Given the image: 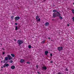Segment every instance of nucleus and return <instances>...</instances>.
<instances>
[{"label": "nucleus", "mask_w": 74, "mask_h": 74, "mask_svg": "<svg viewBox=\"0 0 74 74\" xmlns=\"http://www.w3.org/2000/svg\"><path fill=\"white\" fill-rule=\"evenodd\" d=\"M48 39H50V38H48Z\"/></svg>", "instance_id": "35"}, {"label": "nucleus", "mask_w": 74, "mask_h": 74, "mask_svg": "<svg viewBox=\"0 0 74 74\" xmlns=\"http://www.w3.org/2000/svg\"><path fill=\"white\" fill-rule=\"evenodd\" d=\"M15 30H18V27L17 26L15 27Z\"/></svg>", "instance_id": "15"}, {"label": "nucleus", "mask_w": 74, "mask_h": 74, "mask_svg": "<svg viewBox=\"0 0 74 74\" xmlns=\"http://www.w3.org/2000/svg\"><path fill=\"white\" fill-rule=\"evenodd\" d=\"M38 73V74H40V73H39L38 72H37Z\"/></svg>", "instance_id": "32"}, {"label": "nucleus", "mask_w": 74, "mask_h": 74, "mask_svg": "<svg viewBox=\"0 0 74 74\" xmlns=\"http://www.w3.org/2000/svg\"><path fill=\"white\" fill-rule=\"evenodd\" d=\"M36 68H37V69H38V65H37L36 66Z\"/></svg>", "instance_id": "23"}, {"label": "nucleus", "mask_w": 74, "mask_h": 74, "mask_svg": "<svg viewBox=\"0 0 74 74\" xmlns=\"http://www.w3.org/2000/svg\"><path fill=\"white\" fill-rule=\"evenodd\" d=\"M47 67L43 66L42 68V70H47Z\"/></svg>", "instance_id": "6"}, {"label": "nucleus", "mask_w": 74, "mask_h": 74, "mask_svg": "<svg viewBox=\"0 0 74 74\" xmlns=\"http://www.w3.org/2000/svg\"><path fill=\"white\" fill-rule=\"evenodd\" d=\"M15 25H18V23H15Z\"/></svg>", "instance_id": "29"}, {"label": "nucleus", "mask_w": 74, "mask_h": 74, "mask_svg": "<svg viewBox=\"0 0 74 74\" xmlns=\"http://www.w3.org/2000/svg\"><path fill=\"white\" fill-rule=\"evenodd\" d=\"M53 62H52V61H50L51 63H52Z\"/></svg>", "instance_id": "28"}, {"label": "nucleus", "mask_w": 74, "mask_h": 74, "mask_svg": "<svg viewBox=\"0 0 74 74\" xmlns=\"http://www.w3.org/2000/svg\"><path fill=\"white\" fill-rule=\"evenodd\" d=\"M1 68H2L3 69V67H2Z\"/></svg>", "instance_id": "37"}, {"label": "nucleus", "mask_w": 74, "mask_h": 74, "mask_svg": "<svg viewBox=\"0 0 74 74\" xmlns=\"http://www.w3.org/2000/svg\"><path fill=\"white\" fill-rule=\"evenodd\" d=\"M50 56H52V53L50 54Z\"/></svg>", "instance_id": "27"}, {"label": "nucleus", "mask_w": 74, "mask_h": 74, "mask_svg": "<svg viewBox=\"0 0 74 74\" xmlns=\"http://www.w3.org/2000/svg\"><path fill=\"white\" fill-rule=\"evenodd\" d=\"M10 63H12V60H10Z\"/></svg>", "instance_id": "25"}, {"label": "nucleus", "mask_w": 74, "mask_h": 74, "mask_svg": "<svg viewBox=\"0 0 74 74\" xmlns=\"http://www.w3.org/2000/svg\"><path fill=\"white\" fill-rule=\"evenodd\" d=\"M3 63H5V62H3Z\"/></svg>", "instance_id": "36"}, {"label": "nucleus", "mask_w": 74, "mask_h": 74, "mask_svg": "<svg viewBox=\"0 0 74 74\" xmlns=\"http://www.w3.org/2000/svg\"><path fill=\"white\" fill-rule=\"evenodd\" d=\"M52 21H54V19H52Z\"/></svg>", "instance_id": "34"}, {"label": "nucleus", "mask_w": 74, "mask_h": 74, "mask_svg": "<svg viewBox=\"0 0 74 74\" xmlns=\"http://www.w3.org/2000/svg\"><path fill=\"white\" fill-rule=\"evenodd\" d=\"M7 57H6L5 58V60H8V58L9 60H11L12 59V58L11 56L10 55H8Z\"/></svg>", "instance_id": "1"}, {"label": "nucleus", "mask_w": 74, "mask_h": 74, "mask_svg": "<svg viewBox=\"0 0 74 74\" xmlns=\"http://www.w3.org/2000/svg\"><path fill=\"white\" fill-rule=\"evenodd\" d=\"M56 16H57L56 13H53V18H55V17H56Z\"/></svg>", "instance_id": "5"}, {"label": "nucleus", "mask_w": 74, "mask_h": 74, "mask_svg": "<svg viewBox=\"0 0 74 74\" xmlns=\"http://www.w3.org/2000/svg\"><path fill=\"white\" fill-rule=\"evenodd\" d=\"M45 26H49V23L46 22L45 24Z\"/></svg>", "instance_id": "9"}, {"label": "nucleus", "mask_w": 74, "mask_h": 74, "mask_svg": "<svg viewBox=\"0 0 74 74\" xmlns=\"http://www.w3.org/2000/svg\"><path fill=\"white\" fill-rule=\"evenodd\" d=\"M1 45H2V44H1Z\"/></svg>", "instance_id": "40"}, {"label": "nucleus", "mask_w": 74, "mask_h": 74, "mask_svg": "<svg viewBox=\"0 0 74 74\" xmlns=\"http://www.w3.org/2000/svg\"><path fill=\"white\" fill-rule=\"evenodd\" d=\"M65 70L67 71H68V69L67 68H66L65 69Z\"/></svg>", "instance_id": "21"}, {"label": "nucleus", "mask_w": 74, "mask_h": 74, "mask_svg": "<svg viewBox=\"0 0 74 74\" xmlns=\"http://www.w3.org/2000/svg\"><path fill=\"white\" fill-rule=\"evenodd\" d=\"M11 56H12V57H15V55H14V54H11Z\"/></svg>", "instance_id": "14"}, {"label": "nucleus", "mask_w": 74, "mask_h": 74, "mask_svg": "<svg viewBox=\"0 0 74 74\" xmlns=\"http://www.w3.org/2000/svg\"><path fill=\"white\" fill-rule=\"evenodd\" d=\"M27 64H29V62H27Z\"/></svg>", "instance_id": "30"}, {"label": "nucleus", "mask_w": 74, "mask_h": 74, "mask_svg": "<svg viewBox=\"0 0 74 74\" xmlns=\"http://www.w3.org/2000/svg\"><path fill=\"white\" fill-rule=\"evenodd\" d=\"M72 19H73V22H74V17H73V18H72Z\"/></svg>", "instance_id": "24"}, {"label": "nucleus", "mask_w": 74, "mask_h": 74, "mask_svg": "<svg viewBox=\"0 0 74 74\" xmlns=\"http://www.w3.org/2000/svg\"><path fill=\"white\" fill-rule=\"evenodd\" d=\"M53 12H58V11H57L56 10H53Z\"/></svg>", "instance_id": "20"}, {"label": "nucleus", "mask_w": 74, "mask_h": 74, "mask_svg": "<svg viewBox=\"0 0 74 74\" xmlns=\"http://www.w3.org/2000/svg\"><path fill=\"white\" fill-rule=\"evenodd\" d=\"M67 26H69V24H68L67 25Z\"/></svg>", "instance_id": "33"}, {"label": "nucleus", "mask_w": 74, "mask_h": 74, "mask_svg": "<svg viewBox=\"0 0 74 74\" xmlns=\"http://www.w3.org/2000/svg\"><path fill=\"white\" fill-rule=\"evenodd\" d=\"M15 68V67L14 66H11V69H14Z\"/></svg>", "instance_id": "13"}, {"label": "nucleus", "mask_w": 74, "mask_h": 74, "mask_svg": "<svg viewBox=\"0 0 74 74\" xmlns=\"http://www.w3.org/2000/svg\"><path fill=\"white\" fill-rule=\"evenodd\" d=\"M59 17H60V19H62L63 18H62V17H61V16H59Z\"/></svg>", "instance_id": "18"}, {"label": "nucleus", "mask_w": 74, "mask_h": 74, "mask_svg": "<svg viewBox=\"0 0 74 74\" xmlns=\"http://www.w3.org/2000/svg\"><path fill=\"white\" fill-rule=\"evenodd\" d=\"M8 66H9V65L8 64H4V65L3 66V67H5V66L6 67H8Z\"/></svg>", "instance_id": "8"}, {"label": "nucleus", "mask_w": 74, "mask_h": 74, "mask_svg": "<svg viewBox=\"0 0 74 74\" xmlns=\"http://www.w3.org/2000/svg\"><path fill=\"white\" fill-rule=\"evenodd\" d=\"M73 4L74 5V3H73Z\"/></svg>", "instance_id": "38"}, {"label": "nucleus", "mask_w": 74, "mask_h": 74, "mask_svg": "<svg viewBox=\"0 0 74 74\" xmlns=\"http://www.w3.org/2000/svg\"><path fill=\"white\" fill-rule=\"evenodd\" d=\"M20 19V17H16L14 18V19L16 21H18V20H19Z\"/></svg>", "instance_id": "7"}, {"label": "nucleus", "mask_w": 74, "mask_h": 74, "mask_svg": "<svg viewBox=\"0 0 74 74\" xmlns=\"http://www.w3.org/2000/svg\"><path fill=\"white\" fill-rule=\"evenodd\" d=\"M21 63H23L24 62H25V60L23 59H21Z\"/></svg>", "instance_id": "11"}, {"label": "nucleus", "mask_w": 74, "mask_h": 74, "mask_svg": "<svg viewBox=\"0 0 74 74\" xmlns=\"http://www.w3.org/2000/svg\"><path fill=\"white\" fill-rule=\"evenodd\" d=\"M17 43L19 45H21V44L23 43V42L22 40H18Z\"/></svg>", "instance_id": "2"}, {"label": "nucleus", "mask_w": 74, "mask_h": 74, "mask_svg": "<svg viewBox=\"0 0 74 74\" xmlns=\"http://www.w3.org/2000/svg\"><path fill=\"white\" fill-rule=\"evenodd\" d=\"M57 16H61V14H60V13H59V12H57Z\"/></svg>", "instance_id": "4"}, {"label": "nucleus", "mask_w": 74, "mask_h": 74, "mask_svg": "<svg viewBox=\"0 0 74 74\" xmlns=\"http://www.w3.org/2000/svg\"><path fill=\"white\" fill-rule=\"evenodd\" d=\"M45 40H44L43 41H42L41 42V43L42 44H44V43H45Z\"/></svg>", "instance_id": "16"}, {"label": "nucleus", "mask_w": 74, "mask_h": 74, "mask_svg": "<svg viewBox=\"0 0 74 74\" xmlns=\"http://www.w3.org/2000/svg\"><path fill=\"white\" fill-rule=\"evenodd\" d=\"M63 47H58V51H62V50H63Z\"/></svg>", "instance_id": "3"}, {"label": "nucleus", "mask_w": 74, "mask_h": 74, "mask_svg": "<svg viewBox=\"0 0 74 74\" xmlns=\"http://www.w3.org/2000/svg\"><path fill=\"white\" fill-rule=\"evenodd\" d=\"M14 41H16V39H14Z\"/></svg>", "instance_id": "31"}, {"label": "nucleus", "mask_w": 74, "mask_h": 74, "mask_svg": "<svg viewBox=\"0 0 74 74\" xmlns=\"http://www.w3.org/2000/svg\"><path fill=\"white\" fill-rule=\"evenodd\" d=\"M14 16H11V20H14Z\"/></svg>", "instance_id": "12"}, {"label": "nucleus", "mask_w": 74, "mask_h": 74, "mask_svg": "<svg viewBox=\"0 0 74 74\" xmlns=\"http://www.w3.org/2000/svg\"><path fill=\"white\" fill-rule=\"evenodd\" d=\"M28 48L29 49L31 48H32V46H31V45H29L28 46Z\"/></svg>", "instance_id": "17"}, {"label": "nucleus", "mask_w": 74, "mask_h": 74, "mask_svg": "<svg viewBox=\"0 0 74 74\" xmlns=\"http://www.w3.org/2000/svg\"><path fill=\"white\" fill-rule=\"evenodd\" d=\"M3 55H4L5 54V53L4 52H3Z\"/></svg>", "instance_id": "26"}, {"label": "nucleus", "mask_w": 74, "mask_h": 74, "mask_svg": "<svg viewBox=\"0 0 74 74\" xmlns=\"http://www.w3.org/2000/svg\"><path fill=\"white\" fill-rule=\"evenodd\" d=\"M45 53L46 55H48V51H45Z\"/></svg>", "instance_id": "10"}, {"label": "nucleus", "mask_w": 74, "mask_h": 74, "mask_svg": "<svg viewBox=\"0 0 74 74\" xmlns=\"http://www.w3.org/2000/svg\"><path fill=\"white\" fill-rule=\"evenodd\" d=\"M40 21V18H39V19L37 21Z\"/></svg>", "instance_id": "22"}, {"label": "nucleus", "mask_w": 74, "mask_h": 74, "mask_svg": "<svg viewBox=\"0 0 74 74\" xmlns=\"http://www.w3.org/2000/svg\"><path fill=\"white\" fill-rule=\"evenodd\" d=\"M3 50H4V49H3Z\"/></svg>", "instance_id": "39"}, {"label": "nucleus", "mask_w": 74, "mask_h": 74, "mask_svg": "<svg viewBox=\"0 0 74 74\" xmlns=\"http://www.w3.org/2000/svg\"><path fill=\"white\" fill-rule=\"evenodd\" d=\"M39 17H38V16H36V19H38V18Z\"/></svg>", "instance_id": "19"}]
</instances>
